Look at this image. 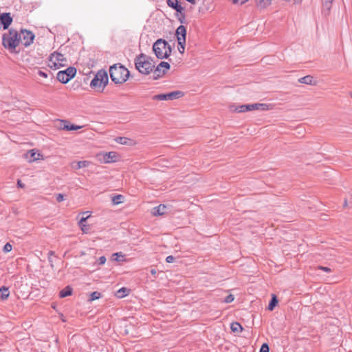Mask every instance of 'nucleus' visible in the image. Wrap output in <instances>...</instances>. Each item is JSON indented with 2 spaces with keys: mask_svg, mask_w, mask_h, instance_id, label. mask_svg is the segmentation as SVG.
<instances>
[{
  "mask_svg": "<svg viewBox=\"0 0 352 352\" xmlns=\"http://www.w3.org/2000/svg\"><path fill=\"white\" fill-rule=\"evenodd\" d=\"M135 65L140 73L147 75L153 71L155 62L151 57L141 54L136 58Z\"/></svg>",
  "mask_w": 352,
  "mask_h": 352,
  "instance_id": "1",
  "label": "nucleus"
},
{
  "mask_svg": "<svg viewBox=\"0 0 352 352\" xmlns=\"http://www.w3.org/2000/svg\"><path fill=\"white\" fill-rule=\"evenodd\" d=\"M110 77L115 83L125 82L129 76V71L120 64H115L109 69Z\"/></svg>",
  "mask_w": 352,
  "mask_h": 352,
  "instance_id": "2",
  "label": "nucleus"
},
{
  "mask_svg": "<svg viewBox=\"0 0 352 352\" xmlns=\"http://www.w3.org/2000/svg\"><path fill=\"white\" fill-rule=\"evenodd\" d=\"M153 51L157 58L163 59L167 58L170 55L172 50L167 41L159 38L153 43Z\"/></svg>",
  "mask_w": 352,
  "mask_h": 352,
  "instance_id": "3",
  "label": "nucleus"
},
{
  "mask_svg": "<svg viewBox=\"0 0 352 352\" xmlns=\"http://www.w3.org/2000/svg\"><path fill=\"white\" fill-rule=\"evenodd\" d=\"M20 34L16 30L10 29L8 33L3 36V46L13 51L20 43Z\"/></svg>",
  "mask_w": 352,
  "mask_h": 352,
  "instance_id": "4",
  "label": "nucleus"
},
{
  "mask_svg": "<svg viewBox=\"0 0 352 352\" xmlns=\"http://www.w3.org/2000/svg\"><path fill=\"white\" fill-rule=\"evenodd\" d=\"M66 59L64 56L58 52L52 53L49 58L48 66L54 69H57L60 67L65 65Z\"/></svg>",
  "mask_w": 352,
  "mask_h": 352,
  "instance_id": "5",
  "label": "nucleus"
},
{
  "mask_svg": "<svg viewBox=\"0 0 352 352\" xmlns=\"http://www.w3.org/2000/svg\"><path fill=\"white\" fill-rule=\"evenodd\" d=\"M271 109V105L265 103H254L243 104L238 107L236 111L239 113L250 111L253 110L267 111Z\"/></svg>",
  "mask_w": 352,
  "mask_h": 352,
  "instance_id": "6",
  "label": "nucleus"
},
{
  "mask_svg": "<svg viewBox=\"0 0 352 352\" xmlns=\"http://www.w3.org/2000/svg\"><path fill=\"white\" fill-rule=\"evenodd\" d=\"M108 83V76L106 72L99 71L91 81L90 86L92 88L104 87Z\"/></svg>",
  "mask_w": 352,
  "mask_h": 352,
  "instance_id": "7",
  "label": "nucleus"
},
{
  "mask_svg": "<svg viewBox=\"0 0 352 352\" xmlns=\"http://www.w3.org/2000/svg\"><path fill=\"white\" fill-rule=\"evenodd\" d=\"M20 42L25 47L30 46L34 39V34L32 32L27 30H21L19 32Z\"/></svg>",
  "mask_w": 352,
  "mask_h": 352,
  "instance_id": "8",
  "label": "nucleus"
},
{
  "mask_svg": "<svg viewBox=\"0 0 352 352\" xmlns=\"http://www.w3.org/2000/svg\"><path fill=\"white\" fill-rule=\"evenodd\" d=\"M183 95L180 91H174L168 94L155 95L153 98L158 100H173L181 98Z\"/></svg>",
  "mask_w": 352,
  "mask_h": 352,
  "instance_id": "9",
  "label": "nucleus"
},
{
  "mask_svg": "<svg viewBox=\"0 0 352 352\" xmlns=\"http://www.w3.org/2000/svg\"><path fill=\"white\" fill-rule=\"evenodd\" d=\"M170 69V64L165 61H162L153 70V78L157 80L162 77Z\"/></svg>",
  "mask_w": 352,
  "mask_h": 352,
  "instance_id": "10",
  "label": "nucleus"
},
{
  "mask_svg": "<svg viewBox=\"0 0 352 352\" xmlns=\"http://www.w3.org/2000/svg\"><path fill=\"white\" fill-rule=\"evenodd\" d=\"M12 22V18L10 13H3L0 14V24L3 25L4 30L8 28Z\"/></svg>",
  "mask_w": 352,
  "mask_h": 352,
  "instance_id": "11",
  "label": "nucleus"
},
{
  "mask_svg": "<svg viewBox=\"0 0 352 352\" xmlns=\"http://www.w3.org/2000/svg\"><path fill=\"white\" fill-rule=\"evenodd\" d=\"M91 162L87 160L84 161H74L70 163V166L74 170H78L82 168L87 167L90 165Z\"/></svg>",
  "mask_w": 352,
  "mask_h": 352,
  "instance_id": "12",
  "label": "nucleus"
},
{
  "mask_svg": "<svg viewBox=\"0 0 352 352\" xmlns=\"http://www.w3.org/2000/svg\"><path fill=\"white\" fill-rule=\"evenodd\" d=\"M186 29L184 25H179L176 30V36L178 43L186 41Z\"/></svg>",
  "mask_w": 352,
  "mask_h": 352,
  "instance_id": "13",
  "label": "nucleus"
},
{
  "mask_svg": "<svg viewBox=\"0 0 352 352\" xmlns=\"http://www.w3.org/2000/svg\"><path fill=\"white\" fill-rule=\"evenodd\" d=\"M62 124L60 126L61 129L66 130V131H74V130H78L81 129L82 126L75 125L73 124H70L67 120H62L61 121Z\"/></svg>",
  "mask_w": 352,
  "mask_h": 352,
  "instance_id": "14",
  "label": "nucleus"
},
{
  "mask_svg": "<svg viewBox=\"0 0 352 352\" xmlns=\"http://www.w3.org/2000/svg\"><path fill=\"white\" fill-rule=\"evenodd\" d=\"M167 4L178 13H182V12L184 11V8L179 4L177 0H167Z\"/></svg>",
  "mask_w": 352,
  "mask_h": 352,
  "instance_id": "15",
  "label": "nucleus"
},
{
  "mask_svg": "<svg viewBox=\"0 0 352 352\" xmlns=\"http://www.w3.org/2000/svg\"><path fill=\"white\" fill-rule=\"evenodd\" d=\"M167 208L165 205H160L155 207L152 210V214L154 216H160L166 213Z\"/></svg>",
  "mask_w": 352,
  "mask_h": 352,
  "instance_id": "16",
  "label": "nucleus"
},
{
  "mask_svg": "<svg viewBox=\"0 0 352 352\" xmlns=\"http://www.w3.org/2000/svg\"><path fill=\"white\" fill-rule=\"evenodd\" d=\"M116 158L117 155L116 153L115 152H109L103 155V161L105 163H111L113 162H116Z\"/></svg>",
  "mask_w": 352,
  "mask_h": 352,
  "instance_id": "17",
  "label": "nucleus"
},
{
  "mask_svg": "<svg viewBox=\"0 0 352 352\" xmlns=\"http://www.w3.org/2000/svg\"><path fill=\"white\" fill-rule=\"evenodd\" d=\"M56 78L59 82L64 83V84L68 82L71 80L69 78V76H67V74H66V72H65L63 71L58 72L57 74Z\"/></svg>",
  "mask_w": 352,
  "mask_h": 352,
  "instance_id": "18",
  "label": "nucleus"
},
{
  "mask_svg": "<svg viewBox=\"0 0 352 352\" xmlns=\"http://www.w3.org/2000/svg\"><path fill=\"white\" fill-rule=\"evenodd\" d=\"M9 296H10L9 288L6 286L1 287L0 288V299L2 300H6L8 299Z\"/></svg>",
  "mask_w": 352,
  "mask_h": 352,
  "instance_id": "19",
  "label": "nucleus"
},
{
  "mask_svg": "<svg viewBox=\"0 0 352 352\" xmlns=\"http://www.w3.org/2000/svg\"><path fill=\"white\" fill-rule=\"evenodd\" d=\"M129 289L122 287L116 292V296L119 298H122L127 296L129 294Z\"/></svg>",
  "mask_w": 352,
  "mask_h": 352,
  "instance_id": "20",
  "label": "nucleus"
},
{
  "mask_svg": "<svg viewBox=\"0 0 352 352\" xmlns=\"http://www.w3.org/2000/svg\"><path fill=\"white\" fill-rule=\"evenodd\" d=\"M72 293V289L67 286L60 292L59 296L60 298L69 296Z\"/></svg>",
  "mask_w": 352,
  "mask_h": 352,
  "instance_id": "21",
  "label": "nucleus"
},
{
  "mask_svg": "<svg viewBox=\"0 0 352 352\" xmlns=\"http://www.w3.org/2000/svg\"><path fill=\"white\" fill-rule=\"evenodd\" d=\"M299 82L306 85H313V77L311 76H306L299 78Z\"/></svg>",
  "mask_w": 352,
  "mask_h": 352,
  "instance_id": "22",
  "label": "nucleus"
},
{
  "mask_svg": "<svg viewBox=\"0 0 352 352\" xmlns=\"http://www.w3.org/2000/svg\"><path fill=\"white\" fill-rule=\"evenodd\" d=\"M230 328L234 333L241 332L243 329L242 326L237 322H232L231 324Z\"/></svg>",
  "mask_w": 352,
  "mask_h": 352,
  "instance_id": "23",
  "label": "nucleus"
},
{
  "mask_svg": "<svg viewBox=\"0 0 352 352\" xmlns=\"http://www.w3.org/2000/svg\"><path fill=\"white\" fill-rule=\"evenodd\" d=\"M277 303H278L277 298H276V295L273 294L272 299L268 305V309L270 311H272Z\"/></svg>",
  "mask_w": 352,
  "mask_h": 352,
  "instance_id": "24",
  "label": "nucleus"
},
{
  "mask_svg": "<svg viewBox=\"0 0 352 352\" xmlns=\"http://www.w3.org/2000/svg\"><path fill=\"white\" fill-rule=\"evenodd\" d=\"M63 72H66L67 76H69V78L72 79L76 75V69L73 67H68L66 70H64Z\"/></svg>",
  "mask_w": 352,
  "mask_h": 352,
  "instance_id": "25",
  "label": "nucleus"
},
{
  "mask_svg": "<svg viewBox=\"0 0 352 352\" xmlns=\"http://www.w3.org/2000/svg\"><path fill=\"white\" fill-rule=\"evenodd\" d=\"M124 199L123 196L121 195H118L112 197V202L114 205H118L122 203Z\"/></svg>",
  "mask_w": 352,
  "mask_h": 352,
  "instance_id": "26",
  "label": "nucleus"
},
{
  "mask_svg": "<svg viewBox=\"0 0 352 352\" xmlns=\"http://www.w3.org/2000/svg\"><path fill=\"white\" fill-rule=\"evenodd\" d=\"M256 1L261 8H265L271 3V0H256Z\"/></svg>",
  "mask_w": 352,
  "mask_h": 352,
  "instance_id": "27",
  "label": "nucleus"
},
{
  "mask_svg": "<svg viewBox=\"0 0 352 352\" xmlns=\"http://www.w3.org/2000/svg\"><path fill=\"white\" fill-rule=\"evenodd\" d=\"M30 160L31 161H36V160H39V156H40L39 153H36V152L34 151V150H31L30 151Z\"/></svg>",
  "mask_w": 352,
  "mask_h": 352,
  "instance_id": "28",
  "label": "nucleus"
},
{
  "mask_svg": "<svg viewBox=\"0 0 352 352\" xmlns=\"http://www.w3.org/2000/svg\"><path fill=\"white\" fill-rule=\"evenodd\" d=\"M100 298V294L98 292H94L90 294V301L97 300Z\"/></svg>",
  "mask_w": 352,
  "mask_h": 352,
  "instance_id": "29",
  "label": "nucleus"
},
{
  "mask_svg": "<svg viewBox=\"0 0 352 352\" xmlns=\"http://www.w3.org/2000/svg\"><path fill=\"white\" fill-rule=\"evenodd\" d=\"M181 41V43H178V50L181 54H183L184 52V50H185L186 41Z\"/></svg>",
  "mask_w": 352,
  "mask_h": 352,
  "instance_id": "30",
  "label": "nucleus"
},
{
  "mask_svg": "<svg viewBox=\"0 0 352 352\" xmlns=\"http://www.w3.org/2000/svg\"><path fill=\"white\" fill-rule=\"evenodd\" d=\"M113 260L117 261H122L124 256L122 253H115L112 255Z\"/></svg>",
  "mask_w": 352,
  "mask_h": 352,
  "instance_id": "31",
  "label": "nucleus"
},
{
  "mask_svg": "<svg viewBox=\"0 0 352 352\" xmlns=\"http://www.w3.org/2000/svg\"><path fill=\"white\" fill-rule=\"evenodd\" d=\"M130 140L124 138V137H120L116 139L117 142L121 144H127L128 141Z\"/></svg>",
  "mask_w": 352,
  "mask_h": 352,
  "instance_id": "32",
  "label": "nucleus"
},
{
  "mask_svg": "<svg viewBox=\"0 0 352 352\" xmlns=\"http://www.w3.org/2000/svg\"><path fill=\"white\" fill-rule=\"evenodd\" d=\"M37 74L43 78H47L48 77V74L41 69H38Z\"/></svg>",
  "mask_w": 352,
  "mask_h": 352,
  "instance_id": "33",
  "label": "nucleus"
},
{
  "mask_svg": "<svg viewBox=\"0 0 352 352\" xmlns=\"http://www.w3.org/2000/svg\"><path fill=\"white\" fill-rule=\"evenodd\" d=\"M234 296L232 294H230L226 297V298L224 299V302L226 303H230V302H232L234 300Z\"/></svg>",
  "mask_w": 352,
  "mask_h": 352,
  "instance_id": "34",
  "label": "nucleus"
},
{
  "mask_svg": "<svg viewBox=\"0 0 352 352\" xmlns=\"http://www.w3.org/2000/svg\"><path fill=\"white\" fill-rule=\"evenodd\" d=\"M269 351H270V349H269L267 344H266V343L263 344L261 347L260 352H269Z\"/></svg>",
  "mask_w": 352,
  "mask_h": 352,
  "instance_id": "35",
  "label": "nucleus"
},
{
  "mask_svg": "<svg viewBox=\"0 0 352 352\" xmlns=\"http://www.w3.org/2000/svg\"><path fill=\"white\" fill-rule=\"evenodd\" d=\"M12 250V245L7 243L3 247V252L7 253Z\"/></svg>",
  "mask_w": 352,
  "mask_h": 352,
  "instance_id": "36",
  "label": "nucleus"
},
{
  "mask_svg": "<svg viewBox=\"0 0 352 352\" xmlns=\"http://www.w3.org/2000/svg\"><path fill=\"white\" fill-rule=\"evenodd\" d=\"M178 16H179L178 20L179 21V22L181 23H185V14L183 12V11L182 12V13H179Z\"/></svg>",
  "mask_w": 352,
  "mask_h": 352,
  "instance_id": "37",
  "label": "nucleus"
},
{
  "mask_svg": "<svg viewBox=\"0 0 352 352\" xmlns=\"http://www.w3.org/2000/svg\"><path fill=\"white\" fill-rule=\"evenodd\" d=\"M89 216H90V215H88V216H87V217H82V218L80 219V220L79 221V223H78L79 226H85V221H87V219L89 217Z\"/></svg>",
  "mask_w": 352,
  "mask_h": 352,
  "instance_id": "38",
  "label": "nucleus"
},
{
  "mask_svg": "<svg viewBox=\"0 0 352 352\" xmlns=\"http://www.w3.org/2000/svg\"><path fill=\"white\" fill-rule=\"evenodd\" d=\"M54 255V252L53 251H50L49 253H48V261L50 263V265H51V267H53V262H52V260L50 259V256Z\"/></svg>",
  "mask_w": 352,
  "mask_h": 352,
  "instance_id": "39",
  "label": "nucleus"
},
{
  "mask_svg": "<svg viewBox=\"0 0 352 352\" xmlns=\"http://www.w3.org/2000/svg\"><path fill=\"white\" fill-rule=\"evenodd\" d=\"M318 269L321 270L325 272H331V270L329 267H324V266H318Z\"/></svg>",
  "mask_w": 352,
  "mask_h": 352,
  "instance_id": "40",
  "label": "nucleus"
},
{
  "mask_svg": "<svg viewBox=\"0 0 352 352\" xmlns=\"http://www.w3.org/2000/svg\"><path fill=\"white\" fill-rule=\"evenodd\" d=\"M106 262V258L105 256H100L99 258H98V263L99 265H103Z\"/></svg>",
  "mask_w": 352,
  "mask_h": 352,
  "instance_id": "41",
  "label": "nucleus"
},
{
  "mask_svg": "<svg viewBox=\"0 0 352 352\" xmlns=\"http://www.w3.org/2000/svg\"><path fill=\"white\" fill-rule=\"evenodd\" d=\"M64 200V195L62 194H58L56 195V201L58 202H61Z\"/></svg>",
  "mask_w": 352,
  "mask_h": 352,
  "instance_id": "42",
  "label": "nucleus"
},
{
  "mask_svg": "<svg viewBox=\"0 0 352 352\" xmlns=\"http://www.w3.org/2000/svg\"><path fill=\"white\" fill-rule=\"evenodd\" d=\"M174 260H175V258L173 256H168L166 258V261L167 263H173L174 261Z\"/></svg>",
  "mask_w": 352,
  "mask_h": 352,
  "instance_id": "43",
  "label": "nucleus"
},
{
  "mask_svg": "<svg viewBox=\"0 0 352 352\" xmlns=\"http://www.w3.org/2000/svg\"><path fill=\"white\" fill-rule=\"evenodd\" d=\"M234 3L243 4L248 0H231Z\"/></svg>",
  "mask_w": 352,
  "mask_h": 352,
  "instance_id": "44",
  "label": "nucleus"
},
{
  "mask_svg": "<svg viewBox=\"0 0 352 352\" xmlns=\"http://www.w3.org/2000/svg\"><path fill=\"white\" fill-rule=\"evenodd\" d=\"M82 231L84 232V233H87L88 232V228L85 226H80Z\"/></svg>",
  "mask_w": 352,
  "mask_h": 352,
  "instance_id": "45",
  "label": "nucleus"
},
{
  "mask_svg": "<svg viewBox=\"0 0 352 352\" xmlns=\"http://www.w3.org/2000/svg\"><path fill=\"white\" fill-rule=\"evenodd\" d=\"M17 185L21 187V188H23L24 187V184L21 182V180H18L17 182Z\"/></svg>",
  "mask_w": 352,
  "mask_h": 352,
  "instance_id": "46",
  "label": "nucleus"
},
{
  "mask_svg": "<svg viewBox=\"0 0 352 352\" xmlns=\"http://www.w3.org/2000/svg\"><path fill=\"white\" fill-rule=\"evenodd\" d=\"M150 272L152 275L155 276L157 273V270L155 269H151Z\"/></svg>",
  "mask_w": 352,
  "mask_h": 352,
  "instance_id": "47",
  "label": "nucleus"
},
{
  "mask_svg": "<svg viewBox=\"0 0 352 352\" xmlns=\"http://www.w3.org/2000/svg\"><path fill=\"white\" fill-rule=\"evenodd\" d=\"M187 1L192 3V4H195V0H186Z\"/></svg>",
  "mask_w": 352,
  "mask_h": 352,
  "instance_id": "48",
  "label": "nucleus"
}]
</instances>
